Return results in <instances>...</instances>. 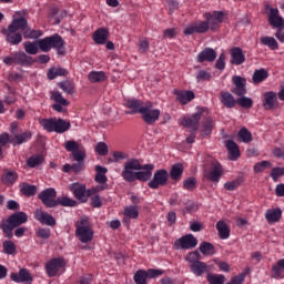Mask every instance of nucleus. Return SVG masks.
Returning <instances> with one entry per match:
<instances>
[{
    "mask_svg": "<svg viewBox=\"0 0 284 284\" xmlns=\"http://www.w3.org/2000/svg\"><path fill=\"white\" fill-rule=\"evenodd\" d=\"M195 79L197 83H201V81H210L212 79V74L205 70H200Z\"/></svg>",
    "mask_w": 284,
    "mask_h": 284,
    "instance_id": "338daca9",
    "label": "nucleus"
},
{
    "mask_svg": "<svg viewBox=\"0 0 284 284\" xmlns=\"http://www.w3.org/2000/svg\"><path fill=\"white\" fill-rule=\"evenodd\" d=\"M267 77H270V73L267 72V70L258 69L254 71L252 81L254 85H258V83H263V81H265Z\"/></svg>",
    "mask_w": 284,
    "mask_h": 284,
    "instance_id": "ea45409f",
    "label": "nucleus"
},
{
    "mask_svg": "<svg viewBox=\"0 0 284 284\" xmlns=\"http://www.w3.org/2000/svg\"><path fill=\"white\" fill-rule=\"evenodd\" d=\"M234 88L232 89L233 94L236 97H245L247 94V80L241 78L240 75L233 77Z\"/></svg>",
    "mask_w": 284,
    "mask_h": 284,
    "instance_id": "f3484780",
    "label": "nucleus"
},
{
    "mask_svg": "<svg viewBox=\"0 0 284 284\" xmlns=\"http://www.w3.org/2000/svg\"><path fill=\"white\" fill-rule=\"evenodd\" d=\"M68 71L63 68H51L48 70L47 77L50 81L57 79V77H67Z\"/></svg>",
    "mask_w": 284,
    "mask_h": 284,
    "instance_id": "37998d69",
    "label": "nucleus"
},
{
    "mask_svg": "<svg viewBox=\"0 0 284 284\" xmlns=\"http://www.w3.org/2000/svg\"><path fill=\"white\" fill-rule=\"evenodd\" d=\"M243 185V178H237L231 182H226L224 184V187L229 191V192H234V190H236L239 186Z\"/></svg>",
    "mask_w": 284,
    "mask_h": 284,
    "instance_id": "13d9d810",
    "label": "nucleus"
},
{
    "mask_svg": "<svg viewBox=\"0 0 284 284\" xmlns=\"http://www.w3.org/2000/svg\"><path fill=\"white\" fill-rule=\"evenodd\" d=\"M264 100H263V108L265 110H274L276 108L277 103V97L276 92L274 91H268L263 94Z\"/></svg>",
    "mask_w": 284,
    "mask_h": 284,
    "instance_id": "a878e982",
    "label": "nucleus"
},
{
    "mask_svg": "<svg viewBox=\"0 0 284 284\" xmlns=\"http://www.w3.org/2000/svg\"><path fill=\"white\" fill-rule=\"evenodd\" d=\"M70 191L73 192V195L78 201H82V203H85L88 199H85V185L80 183H73L70 186Z\"/></svg>",
    "mask_w": 284,
    "mask_h": 284,
    "instance_id": "cd10ccee",
    "label": "nucleus"
},
{
    "mask_svg": "<svg viewBox=\"0 0 284 284\" xmlns=\"http://www.w3.org/2000/svg\"><path fill=\"white\" fill-rule=\"evenodd\" d=\"M271 278H275L276 281L284 278V258L278 260L272 265Z\"/></svg>",
    "mask_w": 284,
    "mask_h": 284,
    "instance_id": "bb28decb",
    "label": "nucleus"
},
{
    "mask_svg": "<svg viewBox=\"0 0 284 284\" xmlns=\"http://www.w3.org/2000/svg\"><path fill=\"white\" fill-rule=\"evenodd\" d=\"M41 126L47 132H57V134H63V132H68L72 124L68 120H63L61 118L57 119H41L39 120Z\"/></svg>",
    "mask_w": 284,
    "mask_h": 284,
    "instance_id": "39448f33",
    "label": "nucleus"
},
{
    "mask_svg": "<svg viewBox=\"0 0 284 284\" xmlns=\"http://www.w3.org/2000/svg\"><path fill=\"white\" fill-rule=\"evenodd\" d=\"M34 220L39 221L41 225H48V227H54L57 225V219L41 207L34 211Z\"/></svg>",
    "mask_w": 284,
    "mask_h": 284,
    "instance_id": "ddd939ff",
    "label": "nucleus"
},
{
    "mask_svg": "<svg viewBox=\"0 0 284 284\" xmlns=\"http://www.w3.org/2000/svg\"><path fill=\"white\" fill-rule=\"evenodd\" d=\"M183 170H184L183 164L181 163L174 164L169 172L170 179H172V181H175V182L181 181V179L183 178Z\"/></svg>",
    "mask_w": 284,
    "mask_h": 284,
    "instance_id": "e433bc0d",
    "label": "nucleus"
},
{
    "mask_svg": "<svg viewBox=\"0 0 284 284\" xmlns=\"http://www.w3.org/2000/svg\"><path fill=\"white\" fill-rule=\"evenodd\" d=\"M190 270L195 274V276H201L202 274H210L211 268L205 262H196L190 264Z\"/></svg>",
    "mask_w": 284,
    "mask_h": 284,
    "instance_id": "c756f323",
    "label": "nucleus"
},
{
    "mask_svg": "<svg viewBox=\"0 0 284 284\" xmlns=\"http://www.w3.org/2000/svg\"><path fill=\"white\" fill-rule=\"evenodd\" d=\"M65 267V261L61 257H55L45 264L47 274L50 278L59 274V270Z\"/></svg>",
    "mask_w": 284,
    "mask_h": 284,
    "instance_id": "dca6fc26",
    "label": "nucleus"
},
{
    "mask_svg": "<svg viewBox=\"0 0 284 284\" xmlns=\"http://www.w3.org/2000/svg\"><path fill=\"white\" fill-rule=\"evenodd\" d=\"M135 284H148V273L144 270H139L133 276Z\"/></svg>",
    "mask_w": 284,
    "mask_h": 284,
    "instance_id": "5fc2aeb1",
    "label": "nucleus"
},
{
    "mask_svg": "<svg viewBox=\"0 0 284 284\" xmlns=\"http://www.w3.org/2000/svg\"><path fill=\"white\" fill-rule=\"evenodd\" d=\"M38 49L41 50V52H50V50H52V47L50 44V37L39 39Z\"/></svg>",
    "mask_w": 284,
    "mask_h": 284,
    "instance_id": "6e6d98bb",
    "label": "nucleus"
},
{
    "mask_svg": "<svg viewBox=\"0 0 284 284\" xmlns=\"http://www.w3.org/2000/svg\"><path fill=\"white\" fill-rule=\"evenodd\" d=\"M203 112H205L204 108H197V112L192 114L191 116H185L182 121V125L187 128V130H192V132L199 131V125L201 123V116H203Z\"/></svg>",
    "mask_w": 284,
    "mask_h": 284,
    "instance_id": "1a4fd4ad",
    "label": "nucleus"
},
{
    "mask_svg": "<svg viewBox=\"0 0 284 284\" xmlns=\"http://www.w3.org/2000/svg\"><path fill=\"white\" fill-rule=\"evenodd\" d=\"M24 52L27 54H39V44L37 42L27 41L23 43Z\"/></svg>",
    "mask_w": 284,
    "mask_h": 284,
    "instance_id": "8fccbe9b",
    "label": "nucleus"
},
{
    "mask_svg": "<svg viewBox=\"0 0 284 284\" xmlns=\"http://www.w3.org/2000/svg\"><path fill=\"white\" fill-rule=\"evenodd\" d=\"M71 156L73 158V161L85 163V150L78 149Z\"/></svg>",
    "mask_w": 284,
    "mask_h": 284,
    "instance_id": "774afa93",
    "label": "nucleus"
},
{
    "mask_svg": "<svg viewBox=\"0 0 284 284\" xmlns=\"http://www.w3.org/2000/svg\"><path fill=\"white\" fill-rule=\"evenodd\" d=\"M214 130V120L212 118H205L202 122V136H210Z\"/></svg>",
    "mask_w": 284,
    "mask_h": 284,
    "instance_id": "79ce46f5",
    "label": "nucleus"
},
{
    "mask_svg": "<svg viewBox=\"0 0 284 284\" xmlns=\"http://www.w3.org/2000/svg\"><path fill=\"white\" fill-rule=\"evenodd\" d=\"M28 28V20L23 17L13 19L12 22L8 26L10 32H19V30H26Z\"/></svg>",
    "mask_w": 284,
    "mask_h": 284,
    "instance_id": "c85d7f7f",
    "label": "nucleus"
},
{
    "mask_svg": "<svg viewBox=\"0 0 284 284\" xmlns=\"http://www.w3.org/2000/svg\"><path fill=\"white\" fill-rule=\"evenodd\" d=\"M280 176H284V168L276 166L271 171V179L276 183Z\"/></svg>",
    "mask_w": 284,
    "mask_h": 284,
    "instance_id": "69168bd1",
    "label": "nucleus"
},
{
    "mask_svg": "<svg viewBox=\"0 0 284 284\" xmlns=\"http://www.w3.org/2000/svg\"><path fill=\"white\" fill-rule=\"evenodd\" d=\"M108 37H110V31L106 28H99L93 33V41L98 45H103L108 41Z\"/></svg>",
    "mask_w": 284,
    "mask_h": 284,
    "instance_id": "473e14b6",
    "label": "nucleus"
},
{
    "mask_svg": "<svg viewBox=\"0 0 284 284\" xmlns=\"http://www.w3.org/2000/svg\"><path fill=\"white\" fill-rule=\"evenodd\" d=\"M21 194L23 196H34L37 194V185L29 184L28 182H22L19 185Z\"/></svg>",
    "mask_w": 284,
    "mask_h": 284,
    "instance_id": "58836bf2",
    "label": "nucleus"
},
{
    "mask_svg": "<svg viewBox=\"0 0 284 284\" xmlns=\"http://www.w3.org/2000/svg\"><path fill=\"white\" fill-rule=\"evenodd\" d=\"M24 223H28V214L23 211L16 212L8 219L1 221L0 230H2L6 239H12L14 236V234H12L14 227H21Z\"/></svg>",
    "mask_w": 284,
    "mask_h": 284,
    "instance_id": "f03ea898",
    "label": "nucleus"
},
{
    "mask_svg": "<svg viewBox=\"0 0 284 284\" xmlns=\"http://www.w3.org/2000/svg\"><path fill=\"white\" fill-rule=\"evenodd\" d=\"M260 43L266 45L270 50H278V42L273 37H262L260 38Z\"/></svg>",
    "mask_w": 284,
    "mask_h": 284,
    "instance_id": "c03bdc74",
    "label": "nucleus"
},
{
    "mask_svg": "<svg viewBox=\"0 0 284 284\" xmlns=\"http://www.w3.org/2000/svg\"><path fill=\"white\" fill-rule=\"evenodd\" d=\"M283 216V211L281 207L268 209L265 213V219L268 223H278Z\"/></svg>",
    "mask_w": 284,
    "mask_h": 284,
    "instance_id": "c9c22d12",
    "label": "nucleus"
},
{
    "mask_svg": "<svg viewBox=\"0 0 284 284\" xmlns=\"http://www.w3.org/2000/svg\"><path fill=\"white\" fill-rule=\"evenodd\" d=\"M58 206L62 205V207H75L77 200H72L69 196H59L57 199Z\"/></svg>",
    "mask_w": 284,
    "mask_h": 284,
    "instance_id": "09e8293b",
    "label": "nucleus"
},
{
    "mask_svg": "<svg viewBox=\"0 0 284 284\" xmlns=\"http://www.w3.org/2000/svg\"><path fill=\"white\" fill-rule=\"evenodd\" d=\"M185 261H187L190 265H194V263H201V253H199V251H193L187 254Z\"/></svg>",
    "mask_w": 284,
    "mask_h": 284,
    "instance_id": "680f3d73",
    "label": "nucleus"
},
{
    "mask_svg": "<svg viewBox=\"0 0 284 284\" xmlns=\"http://www.w3.org/2000/svg\"><path fill=\"white\" fill-rule=\"evenodd\" d=\"M210 30V24H207V21H200L191 24L184 30V34L190 36V34H205Z\"/></svg>",
    "mask_w": 284,
    "mask_h": 284,
    "instance_id": "a211bd4d",
    "label": "nucleus"
},
{
    "mask_svg": "<svg viewBox=\"0 0 284 284\" xmlns=\"http://www.w3.org/2000/svg\"><path fill=\"white\" fill-rule=\"evenodd\" d=\"M220 101L224 108L232 109L236 106V99L229 91H222L220 93Z\"/></svg>",
    "mask_w": 284,
    "mask_h": 284,
    "instance_id": "2f4dec72",
    "label": "nucleus"
},
{
    "mask_svg": "<svg viewBox=\"0 0 284 284\" xmlns=\"http://www.w3.org/2000/svg\"><path fill=\"white\" fill-rule=\"evenodd\" d=\"M231 65H243L245 63V53H243V49L240 47H233L230 49Z\"/></svg>",
    "mask_w": 284,
    "mask_h": 284,
    "instance_id": "6ab92c4d",
    "label": "nucleus"
},
{
    "mask_svg": "<svg viewBox=\"0 0 284 284\" xmlns=\"http://www.w3.org/2000/svg\"><path fill=\"white\" fill-rule=\"evenodd\" d=\"M10 278L14 283H31L32 274L27 268H20L19 273H11Z\"/></svg>",
    "mask_w": 284,
    "mask_h": 284,
    "instance_id": "b1692460",
    "label": "nucleus"
},
{
    "mask_svg": "<svg viewBox=\"0 0 284 284\" xmlns=\"http://www.w3.org/2000/svg\"><path fill=\"white\" fill-rule=\"evenodd\" d=\"M58 87L65 94H74V84L70 80H65V81L58 83Z\"/></svg>",
    "mask_w": 284,
    "mask_h": 284,
    "instance_id": "603ef678",
    "label": "nucleus"
},
{
    "mask_svg": "<svg viewBox=\"0 0 284 284\" xmlns=\"http://www.w3.org/2000/svg\"><path fill=\"white\" fill-rule=\"evenodd\" d=\"M3 34L6 36L7 42L10 45H19L23 41V36L19 32H12L10 29H4Z\"/></svg>",
    "mask_w": 284,
    "mask_h": 284,
    "instance_id": "7c9ffc66",
    "label": "nucleus"
},
{
    "mask_svg": "<svg viewBox=\"0 0 284 284\" xmlns=\"http://www.w3.org/2000/svg\"><path fill=\"white\" fill-rule=\"evenodd\" d=\"M206 281L210 284H225V275L223 274L214 275L212 273H209L206 275Z\"/></svg>",
    "mask_w": 284,
    "mask_h": 284,
    "instance_id": "864d4df0",
    "label": "nucleus"
},
{
    "mask_svg": "<svg viewBox=\"0 0 284 284\" xmlns=\"http://www.w3.org/2000/svg\"><path fill=\"white\" fill-rule=\"evenodd\" d=\"M13 57V63H16V65H32V63H34V58L28 55L26 52L23 51H18L12 53Z\"/></svg>",
    "mask_w": 284,
    "mask_h": 284,
    "instance_id": "aec40b11",
    "label": "nucleus"
},
{
    "mask_svg": "<svg viewBox=\"0 0 284 284\" xmlns=\"http://www.w3.org/2000/svg\"><path fill=\"white\" fill-rule=\"evenodd\" d=\"M45 159L41 154L32 155L27 160V168H37L38 165H41Z\"/></svg>",
    "mask_w": 284,
    "mask_h": 284,
    "instance_id": "de8ad7c7",
    "label": "nucleus"
},
{
    "mask_svg": "<svg viewBox=\"0 0 284 284\" xmlns=\"http://www.w3.org/2000/svg\"><path fill=\"white\" fill-rule=\"evenodd\" d=\"M95 183H99L100 185H108V168L95 165Z\"/></svg>",
    "mask_w": 284,
    "mask_h": 284,
    "instance_id": "72a5a7b5",
    "label": "nucleus"
},
{
    "mask_svg": "<svg viewBox=\"0 0 284 284\" xmlns=\"http://www.w3.org/2000/svg\"><path fill=\"white\" fill-rule=\"evenodd\" d=\"M196 183H197L196 178L191 176V178H187L186 180H184L183 187H184V190L192 192V191L196 190Z\"/></svg>",
    "mask_w": 284,
    "mask_h": 284,
    "instance_id": "bf43d9fd",
    "label": "nucleus"
},
{
    "mask_svg": "<svg viewBox=\"0 0 284 284\" xmlns=\"http://www.w3.org/2000/svg\"><path fill=\"white\" fill-rule=\"evenodd\" d=\"M236 103L237 105H240V108H244V110H250V108L254 105V101L252 100V98L245 95L237 98Z\"/></svg>",
    "mask_w": 284,
    "mask_h": 284,
    "instance_id": "3c124183",
    "label": "nucleus"
},
{
    "mask_svg": "<svg viewBox=\"0 0 284 284\" xmlns=\"http://www.w3.org/2000/svg\"><path fill=\"white\" fill-rule=\"evenodd\" d=\"M51 101H55V103H60V105L64 106L70 105V102H68L59 91L51 92Z\"/></svg>",
    "mask_w": 284,
    "mask_h": 284,
    "instance_id": "4d7b16f0",
    "label": "nucleus"
},
{
    "mask_svg": "<svg viewBox=\"0 0 284 284\" xmlns=\"http://www.w3.org/2000/svg\"><path fill=\"white\" fill-rule=\"evenodd\" d=\"M173 94H175L176 101H179L181 105H187L190 101H194V99H196V95L192 90H187V91L174 90Z\"/></svg>",
    "mask_w": 284,
    "mask_h": 284,
    "instance_id": "4be33fe9",
    "label": "nucleus"
},
{
    "mask_svg": "<svg viewBox=\"0 0 284 284\" xmlns=\"http://www.w3.org/2000/svg\"><path fill=\"white\" fill-rule=\"evenodd\" d=\"M154 164H141L139 159H131L124 163L121 176L126 183H134V181H142L148 183L152 179V171Z\"/></svg>",
    "mask_w": 284,
    "mask_h": 284,
    "instance_id": "f257e3e1",
    "label": "nucleus"
},
{
    "mask_svg": "<svg viewBox=\"0 0 284 284\" xmlns=\"http://www.w3.org/2000/svg\"><path fill=\"white\" fill-rule=\"evenodd\" d=\"M49 41L51 44V50H57V54L60 57H65L67 50H65V41L59 33H54L49 37Z\"/></svg>",
    "mask_w": 284,
    "mask_h": 284,
    "instance_id": "4468645a",
    "label": "nucleus"
},
{
    "mask_svg": "<svg viewBox=\"0 0 284 284\" xmlns=\"http://www.w3.org/2000/svg\"><path fill=\"white\" fill-rule=\"evenodd\" d=\"M266 168H272V162L266 161V160H264L262 162H257L254 165V172L256 174H258V173L263 172Z\"/></svg>",
    "mask_w": 284,
    "mask_h": 284,
    "instance_id": "0e129e2a",
    "label": "nucleus"
},
{
    "mask_svg": "<svg viewBox=\"0 0 284 284\" xmlns=\"http://www.w3.org/2000/svg\"><path fill=\"white\" fill-rule=\"evenodd\" d=\"M168 179H170L168 170L160 169L154 173L153 179L149 181L148 185L151 190H159V187L168 185Z\"/></svg>",
    "mask_w": 284,
    "mask_h": 284,
    "instance_id": "6e6552de",
    "label": "nucleus"
},
{
    "mask_svg": "<svg viewBox=\"0 0 284 284\" xmlns=\"http://www.w3.org/2000/svg\"><path fill=\"white\" fill-rule=\"evenodd\" d=\"M225 148L229 152L230 161H239L241 158V150L239 149V144L234 142V140H227L225 143Z\"/></svg>",
    "mask_w": 284,
    "mask_h": 284,
    "instance_id": "393cba45",
    "label": "nucleus"
},
{
    "mask_svg": "<svg viewBox=\"0 0 284 284\" xmlns=\"http://www.w3.org/2000/svg\"><path fill=\"white\" fill-rule=\"evenodd\" d=\"M131 108H134L133 112L142 114V121L148 125H154L159 116H161V111L159 109H153L154 104L150 101H140V104L135 102Z\"/></svg>",
    "mask_w": 284,
    "mask_h": 284,
    "instance_id": "7ed1b4c3",
    "label": "nucleus"
},
{
    "mask_svg": "<svg viewBox=\"0 0 284 284\" xmlns=\"http://www.w3.org/2000/svg\"><path fill=\"white\" fill-rule=\"evenodd\" d=\"M29 139H32V132L26 131L22 134H16L13 139L10 140V134L2 133L0 134V159H3V148L8 145V143H12L13 145H21L26 143Z\"/></svg>",
    "mask_w": 284,
    "mask_h": 284,
    "instance_id": "423d86ee",
    "label": "nucleus"
},
{
    "mask_svg": "<svg viewBox=\"0 0 284 284\" xmlns=\"http://www.w3.org/2000/svg\"><path fill=\"white\" fill-rule=\"evenodd\" d=\"M19 180V173L17 171L4 170V173L1 176V182L3 185H14V182Z\"/></svg>",
    "mask_w": 284,
    "mask_h": 284,
    "instance_id": "f704fd0d",
    "label": "nucleus"
},
{
    "mask_svg": "<svg viewBox=\"0 0 284 284\" xmlns=\"http://www.w3.org/2000/svg\"><path fill=\"white\" fill-rule=\"evenodd\" d=\"M239 139H241L242 143H252L254 138L252 136V132L247 130V128L243 126L239 133H237Z\"/></svg>",
    "mask_w": 284,
    "mask_h": 284,
    "instance_id": "a18cd8bd",
    "label": "nucleus"
},
{
    "mask_svg": "<svg viewBox=\"0 0 284 284\" xmlns=\"http://www.w3.org/2000/svg\"><path fill=\"white\" fill-rule=\"evenodd\" d=\"M216 230L219 232V237L222 241L230 239V226L227 225V223H225V221L220 220L216 223Z\"/></svg>",
    "mask_w": 284,
    "mask_h": 284,
    "instance_id": "4c0bfd02",
    "label": "nucleus"
},
{
    "mask_svg": "<svg viewBox=\"0 0 284 284\" xmlns=\"http://www.w3.org/2000/svg\"><path fill=\"white\" fill-rule=\"evenodd\" d=\"M75 236L80 243H92L94 230H92L88 217H82L75 223Z\"/></svg>",
    "mask_w": 284,
    "mask_h": 284,
    "instance_id": "20e7f679",
    "label": "nucleus"
},
{
    "mask_svg": "<svg viewBox=\"0 0 284 284\" xmlns=\"http://www.w3.org/2000/svg\"><path fill=\"white\" fill-rule=\"evenodd\" d=\"M2 247L4 254L12 255L17 252V245L12 241H4Z\"/></svg>",
    "mask_w": 284,
    "mask_h": 284,
    "instance_id": "052dcab7",
    "label": "nucleus"
},
{
    "mask_svg": "<svg viewBox=\"0 0 284 284\" xmlns=\"http://www.w3.org/2000/svg\"><path fill=\"white\" fill-rule=\"evenodd\" d=\"M88 79L91 83H103V81H105L108 78L103 71H91Z\"/></svg>",
    "mask_w": 284,
    "mask_h": 284,
    "instance_id": "a19ab883",
    "label": "nucleus"
},
{
    "mask_svg": "<svg viewBox=\"0 0 284 284\" xmlns=\"http://www.w3.org/2000/svg\"><path fill=\"white\" fill-rule=\"evenodd\" d=\"M203 17L209 26V30H211V32H216V30L221 28V23H223L225 12L223 11L205 12Z\"/></svg>",
    "mask_w": 284,
    "mask_h": 284,
    "instance_id": "0eeeda50",
    "label": "nucleus"
},
{
    "mask_svg": "<svg viewBox=\"0 0 284 284\" xmlns=\"http://www.w3.org/2000/svg\"><path fill=\"white\" fill-rule=\"evenodd\" d=\"M199 250L204 256H214V244L210 242H203Z\"/></svg>",
    "mask_w": 284,
    "mask_h": 284,
    "instance_id": "49530a36",
    "label": "nucleus"
},
{
    "mask_svg": "<svg viewBox=\"0 0 284 284\" xmlns=\"http://www.w3.org/2000/svg\"><path fill=\"white\" fill-rule=\"evenodd\" d=\"M265 10H270L268 14V23L273 28H280V30H284V19L278 16V9L272 8L270 4H265Z\"/></svg>",
    "mask_w": 284,
    "mask_h": 284,
    "instance_id": "2eb2a0df",
    "label": "nucleus"
},
{
    "mask_svg": "<svg viewBox=\"0 0 284 284\" xmlns=\"http://www.w3.org/2000/svg\"><path fill=\"white\" fill-rule=\"evenodd\" d=\"M95 152L100 154V156H108V152H110V150L108 149V144L105 142H98L95 144Z\"/></svg>",
    "mask_w": 284,
    "mask_h": 284,
    "instance_id": "e2e57ef3",
    "label": "nucleus"
},
{
    "mask_svg": "<svg viewBox=\"0 0 284 284\" xmlns=\"http://www.w3.org/2000/svg\"><path fill=\"white\" fill-rule=\"evenodd\" d=\"M122 222L130 227L132 219H139V205H129L124 207Z\"/></svg>",
    "mask_w": 284,
    "mask_h": 284,
    "instance_id": "5701e85b",
    "label": "nucleus"
},
{
    "mask_svg": "<svg viewBox=\"0 0 284 284\" xmlns=\"http://www.w3.org/2000/svg\"><path fill=\"white\" fill-rule=\"evenodd\" d=\"M199 245V240L192 234H186L174 242L175 250H194Z\"/></svg>",
    "mask_w": 284,
    "mask_h": 284,
    "instance_id": "9b49d317",
    "label": "nucleus"
},
{
    "mask_svg": "<svg viewBox=\"0 0 284 284\" xmlns=\"http://www.w3.org/2000/svg\"><path fill=\"white\" fill-rule=\"evenodd\" d=\"M38 199L42 201L45 207H57V190L49 187L39 193Z\"/></svg>",
    "mask_w": 284,
    "mask_h": 284,
    "instance_id": "f8f14e48",
    "label": "nucleus"
},
{
    "mask_svg": "<svg viewBox=\"0 0 284 284\" xmlns=\"http://www.w3.org/2000/svg\"><path fill=\"white\" fill-rule=\"evenodd\" d=\"M203 176L206 181L219 183V181H221V176H223V166L217 161H213L211 163V170H205Z\"/></svg>",
    "mask_w": 284,
    "mask_h": 284,
    "instance_id": "9d476101",
    "label": "nucleus"
},
{
    "mask_svg": "<svg viewBox=\"0 0 284 284\" xmlns=\"http://www.w3.org/2000/svg\"><path fill=\"white\" fill-rule=\"evenodd\" d=\"M197 63H205L207 61L209 63H212L216 61V50L212 48H205L203 49L196 57Z\"/></svg>",
    "mask_w": 284,
    "mask_h": 284,
    "instance_id": "412c9836",
    "label": "nucleus"
}]
</instances>
